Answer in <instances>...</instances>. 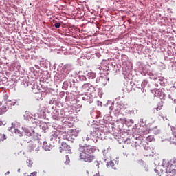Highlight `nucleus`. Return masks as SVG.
Here are the masks:
<instances>
[{"label": "nucleus", "mask_w": 176, "mask_h": 176, "mask_svg": "<svg viewBox=\"0 0 176 176\" xmlns=\"http://www.w3.org/2000/svg\"><path fill=\"white\" fill-rule=\"evenodd\" d=\"M80 160L85 163H91L96 159V156L93 155L96 152V148L93 146L85 145L80 146L79 148Z\"/></svg>", "instance_id": "nucleus-1"}, {"label": "nucleus", "mask_w": 176, "mask_h": 176, "mask_svg": "<svg viewBox=\"0 0 176 176\" xmlns=\"http://www.w3.org/2000/svg\"><path fill=\"white\" fill-rule=\"evenodd\" d=\"M162 164L165 168L166 176H176V157L169 161L163 160Z\"/></svg>", "instance_id": "nucleus-2"}, {"label": "nucleus", "mask_w": 176, "mask_h": 176, "mask_svg": "<svg viewBox=\"0 0 176 176\" xmlns=\"http://www.w3.org/2000/svg\"><path fill=\"white\" fill-rule=\"evenodd\" d=\"M69 146L65 142H63L61 144V146L60 147V152H64V151H69Z\"/></svg>", "instance_id": "nucleus-3"}, {"label": "nucleus", "mask_w": 176, "mask_h": 176, "mask_svg": "<svg viewBox=\"0 0 176 176\" xmlns=\"http://www.w3.org/2000/svg\"><path fill=\"white\" fill-rule=\"evenodd\" d=\"M82 90L85 91H89L90 90V83H85L82 87Z\"/></svg>", "instance_id": "nucleus-4"}, {"label": "nucleus", "mask_w": 176, "mask_h": 176, "mask_svg": "<svg viewBox=\"0 0 176 176\" xmlns=\"http://www.w3.org/2000/svg\"><path fill=\"white\" fill-rule=\"evenodd\" d=\"M87 75L89 79H94L96 76V73L94 72H89Z\"/></svg>", "instance_id": "nucleus-5"}, {"label": "nucleus", "mask_w": 176, "mask_h": 176, "mask_svg": "<svg viewBox=\"0 0 176 176\" xmlns=\"http://www.w3.org/2000/svg\"><path fill=\"white\" fill-rule=\"evenodd\" d=\"M14 133L16 135H18V137H23V132L18 129H15Z\"/></svg>", "instance_id": "nucleus-6"}, {"label": "nucleus", "mask_w": 176, "mask_h": 176, "mask_svg": "<svg viewBox=\"0 0 176 176\" xmlns=\"http://www.w3.org/2000/svg\"><path fill=\"white\" fill-rule=\"evenodd\" d=\"M163 108V102H160L156 107V111H160Z\"/></svg>", "instance_id": "nucleus-7"}, {"label": "nucleus", "mask_w": 176, "mask_h": 176, "mask_svg": "<svg viewBox=\"0 0 176 176\" xmlns=\"http://www.w3.org/2000/svg\"><path fill=\"white\" fill-rule=\"evenodd\" d=\"M5 112H6V107L3 106L0 107V115H2V113H5Z\"/></svg>", "instance_id": "nucleus-8"}, {"label": "nucleus", "mask_w": 176, "mask_h": 176, "mask_svg": "<svg viewBox=\"0 0 176 176\" xmlns=\"http://www.w3.org/2000/svg\"><path fill=\"white\" fill-rule=\"evenodd\" d=\"M146 141H148V142H152V141H155V138H153V136L149 135L146 138Z\"/></svg>", "instance_id": "nucleus-9"}, {"label": "nucleus", "mask_w": 176, "mask_h": 176, "mask_svg": "<svg viewBox=\"0 0 176 176\" xmlns=\"http://www.w3.org/2000/svg\"><path fill=\"white\" fill-rule=\"evenodd\" d=\"M27 164H28V167H32V164H34V162H32V160H28L27 161Z\"/></svg>", "instance_id": "nucleus-10"}, {"label": "nucleus", "mask_w": 176, "mask_h": 176, "mask_svg": "<svg viewBox=\"0 0 176 176\" xmlns=\"http://www.w3.org/2000/svg\"><path fill=\"white\" fill-rule=\"evenodd\" d=\"M0 140H1V141H4V140H6V135L5 134L0 135Z\"/></svg>", "instance_id": "nucleus-11"}, {"label": "nucleus", "mask_w": 176, "mask_h": 176, "mask_svg": "<svg viewBox=\"0 0 176 176\" xmlns=\"http://www.w3.org/2000/svg\"><path fill=\"white\" fill-rule=\"evenodd\" d=\"M60 25H61V24H60L59 22L56 23L54 24L55 28H59Z\"/></svg>", "instance_id": "nucleus-12"}, {"label": "nucleus", "mask_w": 176, "mask_h": 176, "mask_svg": "<svg viewBox=\"0 0 176 176\" xmlns=\"http://www.w3.org/2000/svg\"><path fill=\"white\" fill-rule=\"evenodd\" d=\"M43 148H45V151H50V149H52V147L45 146V144Z\"/></svg>", "instance_id": "nucleus-13"}, {"label": "nucleus", "mask_w": 176, "mask_h": 176, "mask_svg": "<svg viewBox=\"0 0 176 176\" xmlns=\"http://www.w3.org/2000/svg\"><path fill=\"white\" fill-rule=\"evenodd\" d=\"M37 174H38L37 172H33V173H32L29 176H36Z\"/></svg>", "instance_id": "nucleus-14"}, {"label": "nucleus", "mask_w": 176, "mask_h": 176, "mask_svg": "<svg viewBox=\"0 0 176 176\" xmlns=\"http://www.w3.org/2000/svg\"><path fill=\"white\" fill-rule=\"evenodd\" d=\"M25 133H26V135H28V137L31 136V132H30L28 131H25Z\"/></svg>", "instance_id": "nucleus-15"}, {"label": "nucleus", "mask_w": 176, "mask_h": 176, "mask_svg": "<svg viewBox=\"0 0 176 176\" xmlns=\"http://www.w3.org/2000/svg\"><path fill=\"white\" fill-rule=\"evenodd\" d=\"M90 138H91L89 137V135H87V136L85 138V140H86V141H90Z\"/></svg>", "instance_id": "nucleus-16"}, {"label": "nucleus", "mask_w": 176, "mask_h": 176, "mask_svg": "<svg viewBox=\"0 0 176 176\" xmlns=\"http://www.w3.org/2000/svg\"><path fill=\"white\" fill-rule=\"evenodd\" d=\"M109 164H110V166H113V162H109Z\"/></svg>", "instance_id": "nucleus-17"}, {"label": "nucleus", "mask_w": 176, "mask_h": 176, "mask_svg": "<svg viewBox=\"0 0 176 176\" xmlns=\"http://www.w3.org/2000/svg\"><path fill=\"white\" fill-rule=\"evenodd\" d=\"M94 176H100V173H96V174L94 175Z\"/></svg>", "instance_id": "nucleus-18"}, {"label": "nucleus", "mask_w": 176, "mask_h": 176, "mask_svg": "<svg viewBox=\"0 0 176 176\" xmlns=\"http://www.w3.org/2000/svg\"><path fill=\"white\" fill-rule=\"evenodd\" d=\"M172 143L176 146V142L173 141Z\"/></svg>", "instance_id": "nucleus-19"}, {"label": "nucleus", "mask_w": 176, "mask_h": 176, "mask_svg": "<svg viewBox=\"0 0 176 176\" xmlns=\"http://www.w3.org/2000/svg\"><path fill=\"white\" fill-rule=\"evenodd\" d=\"M148 133H149V131H146V134H148Z\"/></svg>", "instance_id": "nucleus-20"}, {"label": "nucleus", "mask_w": 176, "mask_h": 176, "mask_svg": "<svg viewBox=\"0 0 176 176\" xmlns=\"http://www.w3.org/2000/svg\"><path fill=\"white\" fill-rule=\"evenodd\" d=\"M128 141H130V139H126V142H127Z\"/></svg>", "instance_id": "nucleus-21"}, {"label": "nucleus", "mask_w": 176, "mask_h": 176, "mask_svg": "<svg viewBox=\"0 0 176 176\" xmlns=\"http://www.w3.org/2000/svg\"><path fill=\"white\" fill-rule=\"evenodd\" d=\"M84 80H86V77L83 76Z\"/></svg>", "instance_id": "nucleus-22"}, {"label": "nucleus", "mask_w": 176, "mask_h": 176, "mask_svg": "<svg viewBox=\"0 0 176 176\" xmlns=\"http://www.w3.org/2000/svg\"><path fill=\"white\" fill-rule=\"evenodd\" d=\"M0 126H2V122L0 121Z\"/></svg>", "instance_id": "nucleus-23"}, {"label": "nucleus", "mask_w": 176, "mask_h": 176, "mask_svg": "<svg viewBox=\"0 0 176 176\" xmlns=\"http://www.w3.org/2000/svg\"><path fill=\"white\" fill-rule=\"evenodd\" d=\"M66 159H68V155H66Z\"/></svg>", "instance_id": "nucleus-24"}, {"label": "nucleus", "mask_w": 176, "mask_h": 176, "mask_svg": "<svg viewBox=\"0 0 176 176\" xmlns=\"http://www.w3.org/2000/svg\"><path fill=\"white\" fill-rule=\"evenodd\" d=\"M96 163H97V165L98 166V164H98V162H97Z\"/></svg>", "instance_id": "nucleus-25"}, {"label": "nucleus", "mask_w": 176, "mask_h": 176, "mask_svg": "<svg viewBox=\"0 0 176 176\" xmlns=\"http://www.w3.org/2000/svg\"><path fill=\"white\" fill-rule=\"evenodd\" d=\"M67 162H69V158H68V160H67Z\"/></svg>", "instance_id": "nucleus-26"}, {"label": "nucleus", "mask_w": 176, "mask_h": 176, "mask_svg": "<svg viewBox=\"0 0 176 176\" xmlns=\"http://www.w3.org/2000/svg\"><path fill=\"white\" fill-rule=\"evenodd\" d=\"M10 173V172L8 171V172H7V174H9Z\"/></svg>", "instance_id": "nucleus-27"}]
</instances>
